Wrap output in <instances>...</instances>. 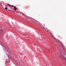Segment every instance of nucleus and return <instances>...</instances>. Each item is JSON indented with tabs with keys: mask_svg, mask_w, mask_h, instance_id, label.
<instances>
[{
	"mask_svg": "<svg viewBox=\"0 0 66 66\" xmlns=\"http://www.w3.org/2000/svg\"><path fill=\"white\" fill-rule=\"evenodd\" d=\"M14 11H16V10H17V7H16V6H14Z\"/></svg>",
	"mask_w": 66,
	"mask_h": 66,
	"instance_id": "f257e3e1",
	"label": "nucleus"
},
{
	"mask_svg": "<svg viewBox=\"0 0 66 66\" xmlns=\"http://www.w3.org/2000/svg\"><path fill=\"white\" fill-rule=\"evenodd\" d=\"M7 5H9V6H11V5H10V4H7Z\"/></svg>",
	"mask_w": 66,
	"mask_h": 66,
	"instance_id": "f03ea898",
	"label": "nucleus"
},
{
	"mask_svg": "<svg viewBox=\"0 0 66 66\" xmlns=\"http://www.w3.org/2000/svg\"><path fill=\"white\" fill-rule=\"evenodd\" d=\"M5 10H8V9H8L7 8V7H5Z\"/></svg>",
	"mask_w": 66,
	"mask_h": 66,
	"instance_id": "7ed1b4c3",
	"label": "nucleus"
},
{
	"mask_svg": "<svg viewBox=\"0 0 66 66\" xmlns=\"http://www.w3.org/2000/svg\"><path fill=\"white\" fill-rule=\"evenodd\" d=\"M14 6L13 5H11V6H12V7H13V6H14Z\"/></svg>",
	"mask_w": 66,
	"mask_h": 66,
	"instance_id": "20e7f679",
	"label": "nucleus"
},
{
	"mask_svg": "<svg viewBox=\"0 0 66 66\" xmlns=\"http://www.w3.org/2000/svg\"><path fill=\"white\" fill-rule=\"evenodd\" d=\"M12 19H13V18H12Z\"/></svg>",
	"mask_w": 66,
	"mask_h": 66,
	"instance_id": "39448f33",
	"label": "nucleus"
}]
</instances>
